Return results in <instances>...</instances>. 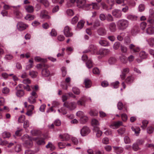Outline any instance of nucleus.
Here are the masks:
<instances>
[{
    "mask_svg": "<svg viewBox=\"0 0 154 154\" xmlns=\"http://www.w3.org/2000/svg\"><path fill=\"white\" fill-rule=\"evenodd\" d=\"M37 138L36 137H32L27 134L24 135L22 139L24 142V145L27 148L31 147L33 146L32 140L36 141Z\"/></svg>",
    "mask_w": 154,
    "mask_h": 154,
    "instance_id": "obj_1",
    "label": "nucleus"
},
{
    "mask_svg": "<svg viewBox=\"0 0 154 154\" xmlns=\"http://www.w3.org/2000/svg\"><path fill=\"white\" fill-rule=\"evenodd\" d=\"M131 129L136 134H139L140 130L139 127L134 128V127H132Z\"/></svg>",
    "mask_w": 154,
    "mask_h": 154,
    "instance_id": "obj_45",
    "label": "nucleus"
},
{
    "mask_svg": "<svg viewBox=\"0 0 154 154\" xmlns=\"http://www.w3.org/2000/svg\"><path fill=\"white\" fill-rule=\"evenodd\" d=\"M30 95L28 98V101L31 104H34L36 102L38 95L35 91H33L30 93Z\"/></svg>",
    "mask_w": 154,
    "mask_h": 154,
    "instance_id": "obj_4",
    "label": "nucleus"
},
{
    "mask_svg": "<svg viewBox=\"0 0 154 154\" xmlns=\"http://www.w3.org/2000/svg\"><path fill=\"white\" fill-rule=\"evenodd\" d=\"M60 138L62 139L63 141H67L69 140L70 137L68 134H64L63 135H60Z\"/></svg>",
    "mask_w": 154,
    "mask_h": 154,
    "instance_id": "obj_17",
    "label": "nucleus"
},
{
    "mask_svg": "<svg viewBox=\"0 0 154 154\" xmlns=\"http://www.w3.org/2000/svg\"><path fill=\"white\" fill-rule=\"evenodd\" d=\"M120 43L119 42H116L113 45V47L114 49H118L120 46Z\"/></svg>",
    "mask_w": 154,
    "mask_h": 154,
    "instance_id": "obj_51",
    "label": "nucleus"
},
{
    "mask_svg": "<svg viewBox=\"0 0 154 154\" xmlns=\"http://www.w3.org/2000/svg\"><path fill=\"white\" fill-rule=\"evenodd\" d=\"M84 84L86 88H90L91 85V81L88 79H85L84 81Z\"/></svg>",
    "mask_w": 154,
    "mask_h": 154,
    "instance_id": "obj_26",
    "label": "nucleus"
},
{
    "mask_svg": "<svg viewBox=\"0 0 154 154\" xmlns=\"http://www.w3.org/2000/svg\"><path fill=\"white\" fill-rule=\"evenodd\" d=\"M91 124L94 127V129L96 128H99L98 126L100 124L99 121L94 119H92Z\"/></svg>",
    "mask_w": 154,
    "mask_h": 154,
    "instance_id": "obj_16",
    "label": "nucleus"
},
{
    "mask_svg": "<svg viewBox=\"0 0 154 154\" xmlns=\"http://www.w3.org/2000/svg\"><path fill=\"white\" fill-rule=\"evenodd\" d=\"M91 5L90 6L92 5V8L96 10H98L100 8V5L97 3H92Z\"/></svg>",
    "mask_w": 154,
    "mask_h": 154,
    "instance_id": "obj_31",
    "label": "nucleus"
},
{
    "mask_svg": "<svg viewBox=\"0 0 154 154\" xmlns=\"http://www.w3.org/2000/svg\"><path fill=\"white\" fill-rule=\"evenodd\" d=\"M29 75L32 78H35L37 76L38 73L36 72L32 71L29 72Z\"/></svg>",
    "mask_w": 154,
    "mask_h": 154,
    "instance_id": "obj_39",
    "label": "nucleus"
},
{
    "mask_svg": "<svg viewBox=\"0 0 154 154\" xmlns=\"http://www.w3.org/2000/svg\"><path fill=\"white\" fill-rule=\"evenodd\" d=\"M94 131L96 133V136L98 137H100L102 134V132L99 130V128H96L94 129Z\"/></svg>",
    "mask_w": 154,
    "mask_h": 154,
    "instance_id": "obj_25",
    "label": "nucleus"
},
{
    "mask_svg": "<svg viewBox=\"0 0 154 154\" xmlns=\"http://www.w3.org/2000/svg\"><path fill=\"white\" fill-rule=\"evenodd\" d=\"M148 121L146 120H144L142 122L143 125L141 126V128L143 129H145L148 123Z\"/></svg>",
    "mask_w": 154,
    "mask_h": 154,
    "instance_id": "obj_49",
    "label": "nucleus"
},
{
    "mask_svg": "<svg viewBox=\"0 0 154 154\" xmlns=\"http://www.w3.org/2000/svg\"><path fill=\"white\" fill-rule=\"evenodd\" d=\"M86 101V99L85 96L82 97L77 102V104L78 105L84 106L85 103Z\"/></svg>",
    "mask_w": 154,
    "mask_h": 154,
    "instance_id": "obj_13",
    "label": "nucleus"
},
{
    "mask_svg": "<svg viewBox=\"0 0 154 154\" xmlns=\"http://www.w3.org/2000/svg\"><path fill=\"white\" fill-rule=\"evenodd\" d=\"M90 132V130L87 126H84L81 129L80 133L82 136H85L88 134Z\"/></svg>",
    "mask_w": 154,
    "mask_h": 154,
    "instance_id": "obj_9",
    "label": "nucleus"
},
{
    "mask_svg": "<svg viewBox=\"0 0 154 154\" xmlns=\"http://www.w3.org/2000/svg\"><path fill=\"white\" fill-rule=\"evenodd\" d=\"M129 48L131 52L133 53H137L140 51V48L136 46L133 44H131L129 46Z\"/></svg>",
    "mask_w": 154,
    "mask_h": 154,
    "instance_id": "obj_8",
    "label": "nucleus"
},
{
    "mask_svg": "<svg viewBox=\"0 0 154 154\" xmlns=\"http://www.w3.org/2000/svg\"><path fill=\"white\" fill-rule=\"evenodd\" d=\"M154 129V128L152 126L148 127L147 129V132L149 134H151L153 132Z\"/></svg>",
    "mask_w": 154,
    "mask_h": 154,
    "instance_id": "obj_57",
    "label": "nucleus"
},
{
    "mask_svg": "<svg viewBox=\"0 0 154 154\" xmlns=\"http://www.w3.org/2000/svg\"><path fill=\"white\" fill-rule=\"evenodd\" d=\"M110 50L108 49H102L99 50L98 54L102 55H106L110 52Z\"/></svg>",
    "mask_w": 154,
    "mask_h": 154,
    "instance_id": "obj_14",
    "label": "nucleus"
},
{
    "mask_svg": "<svg viewBox=\"0 0 154 154\" xmlns=\"http://www.w3.org/2000/svg\"><path fill=\"white\" fill-rule=\"evenodd\" d=\"M86 0H77V6L79 8H85L88 9V8L91 5L86 4Z\"/></svg>",
    "mask_w": 154,
    "mask_h": 154,
    "instance_id": "obj_3",
    "label": "nucleus"
},
{
    "mask_svg": "<svg viewBox=\"0 0 154 154\" xmlns=\"http://www.w3.org/2000/svg\"><path fill=\"white\" fill-rule=\"evenodd\" d=\"M139 57L141 59H144L147 57V54L144 51H141L139 54Z\"/></svg>",
    "mask_w": 154,
    "mask_h": 154,
    "instance_id": "obj_36",
    "label": "nucleus"
},
{
    "mask_svg": "<svg viewBox=\"0 0 154 154\" xmlns=\"http://www.w3.org/2000/svg\"><path fill=\"white\" fill-rule=\"evenodd\" d=\"M97 33L99 35H104L106 34V32L104 28L100 27L97 30Z\"/></svg>",
    "mask_w": 154,
    "mask_h": 154,
    "instance_id": "obj_15",
    "label": "nucleus"
},
{
    "mask_svg": "<svg viewBox=\"0 0 154 154\" xmlns=\"http://www.w3.org/2000/svg\"><path fill=\"white\" fill-rule=\"evenodd\" d=\"M85 23V22L83 20H80L78 23L77 25V28L79 29H82L84 26Z\"/></svg>",
    "mask_w": 154,
    "mask_h": 154,
    "instance_id": "obj_33",
    "label": "nucleus"
},
{
    "mask_svg": "<svg viewBox=\"0 0 154 154\" xmlns=\"http://www.w3.org/2000/svg\"><path fill=\"white\" fill-rule=\"evenodd\" d=\"M112 14L114 16L117 18L120 17L122 15L121 11L117 9L112 11Z\"/></svg>",
    "mask_w": 154,
    "mask_h": 154,
    "instance_id": "obj_12",
    "label": "nucleus"
},
{
    "mask_svg": "<svg viewBox=\"0 0 154 154\" xmlns=\"http://www.w3.org/2000/svg\"><path fill=\"white\" fill-rule=\"evenodd\" d=\"M46 147L47 149H49L51 151L54 150L55 149V146L51 142H49L48 144L46 145Z\"/></svg>",
    "mask_w": 154,
    "mask_h": 154,
    "instance_id": "obj_30",
    "label": "nucleus"
},
{
    "mask_svg": "<svg viewBox=\"0 0 154 154\" xmlns=\"http://www.w3.org/2000/svg\"><path fill=\"white\" fill-rule=\"evenodd\" d=\"M113 147L115 152L117 154H120L123 151V149L121 147L117 146H113Z\"/></svg>",
    "mask_w": 154,
    "mask_h": 154,
    "instance_id": "obj_28",
    "label": "nucleus"
},
{
    "mask_svg": "<svg viewBox=\"0 0 154 154\" xmlns=\"http://www.w3.org/2000/svg\"><path fill=\"white\" fill-rule=\"evenodd\" d=\"M79 18L77 16L74 17L72 20L71 23L73 24H75L78 21Z\"/></svg>",
    "mask_w": 154,
    "mask_h": 154,
    "instance_id": "obj_52",
    "label": "nucleus"
},
{
    "mask_svg": "<svg viewBox=\"0 0 154 154\" xmlns=\"http://www.w3.org/2000/svg\"><path fill=\"white\" fill-rule=\"evenodd\" d=\"M41 19L48 20L51 18V17L48 12L45 10H43L41 11L40 14Z\"/></svg>",
    "mask_w": 154,
    "mask_h": 154,
    "instance_id": "obj_6",
    "label": "nucleus"
},
{
    "mask_svg": "<svg viewBox=\"0 0 154 154\" xmlns=\"http://www.w3.org/2000/svg\"><path fill=\"white\" fill-rule=\"evenodd\" d=\"M129 24L128 21L125 19H121L119 20L117 23L119 29L122 30L126 29L128 27Z\"/></svg>",
    "mask_w": 154,
    "mask_h": 154,
    "instance_id": "obj_2",
    "label": "nucleus"
},
{
    "mask_svg": "<svg viewBox=\"0 0 154 154\" xmlns=\"http://www.w3.org/2000/svg\"><path fill=\"white\" fill-rule=\"evenodd\" d=\"M120 59L121 61L123 63H126L127 62V57L123 55H122L120 57Z\"/></svg>",
    "mask_w": 154,
    "mask_h": 154,
    "instance_id": "obj_48",
    "label": "nucleus"
},
{
    "mask_svg": "<svg viewBox=\"0 0 154 154\" xmlns=\"http://www.w3.org/2000/svg\"><path fill=\"white\" fill-rule=\"evenodd\" d=\"M127 18L129 20L135 21L137 20V17L134 15L129 14L127 16Z\"/></svg>",
    "mask_w": 154,
    "mask_h": 154,
    "instance_id": "obj_29",
    "label": "nucleus"
},
{
    "mask_svg": "<svg viewBox=\"0 0 154 154\" xmlns=\"http://www.w3.org/2000/svg\"><path fill=\"white\" fill-rule=\"evenodd\" d=\"M25 120V116L23 115L20 116L18 119V122L19 123L23 122Z\"/></svg>",
    "mask_w": 154,
    "mask_h": 154,
    "instance_id": "obj_53",
    "label": "nucleus"
},
{
    "mask_svg": "<svg viewBox=\"0 0 154 154\" xmlns=\"http://www.w3.org/2000/svg\"><path fill=\"white\" fill-rule=\"evenodd\" d=\"M71 140L72 142L75 145H77L79 143L78 139L75 137H72L71 138Z\"/></svg>",
    "mask_w": 154,
    "mask_h": 154,
    "instance_id": "obj_55",
    "label": "nucleus"
},
{
    "mask_svg": "<svg viewBox=\"0 0 154 154\" xmlns=\"http://www.w3.org/2000/svg\"><path fill=\"white\" fill-rule=\"evenodd\" d=\"M125 143L126 144L129 143L131 142L130 138L128 136H125L124 138Z\"/></svg>",
    "mask_w": 154,
    "mask_h": 154,
    "instance_id": "obj_60",
    "label": "nucleus"
},
{
    "mask_svg": "<svg viewBox=\"0 0 154 154\" xmlns=\"http://www.w3.org/2000/svg\"><path fill=\"white\" fill-rule=\"evenodd\" d=\"M29 64L26 66V69H29L33 67V61L32 60H30L29 61Z\"/></svg>",
    "mask_w": 154,
    "mask_h": 154,
    "instance_id": "obj_40",
    "label": "nucleus"
},
{
    "mask_svg": "<svg viewBox=\"0 0 154 154\" xmlns=\"http://www.w3.org/2000/svg\"><path fill=\"white\" fill-rule=\"evenodd\" d=\"M66 12L67 15L69 16H73L74 14L73 11L71 9L67 10Z\"/></svg>",
    "mask_w": 154,
    "mask_h": 154,
    "instance_id": "obj_56",
    "label": "nucleus"
},
{
    "mask_svg": "<svg viewBox=\"0 0 154 154\" xmlns=\"http://www.w3.org/2000/svg\"><path fill=\"white\" fill-rule=\"evenodd\" d=\"M149 45L151 47H153L154 45V38H151L146 40Z\"/></svg>",
    "mask_w": 154,
    "mask_h": 154,
    "instance_id": "obj_23",
    "label": "nucleus"
},
{
    "mask_svg": "<svg viewBox=\"0 0 154 154\" xmlns=\"http://www.w3.org/2000/svg\"><path fill=\"white\" fill-rule=\"evenodd\" d=\"M42 74L43 76L47 77L50 75L49 70L46 68L43 69L42 71Z\"/></svg>",
    "mask_w": 154,
    "mask_h": 154,
    "instance_id": "obj_19",
    "label": "nucleus"
},
{
    "mask_svg": "<svg viewBox=\"0 0 154 154\" xmlns=\"http://www.w3.org/2000/svg\"><path fill=\"white\" fill-rule=\"evenodd\" d=\"M147 23L144 22H142L140 24V27L142 30H144L146 26Z\"/></svg>",
    "mask_w": 154,
    "mask_h": 154,
    "instance_id": "obj_62",
    "label": "nucleus"
},
{
    "mask_svg": "<svg viewBox=\"0 0 154 154\" xmlns=\"http://www.w3.org/2000/svg\"><path fill=\"white\" fill-rule=\"evenodd\" d=\"M73 92L76 94H79L80 93V91L79 88L76 87H73L72 88Z\"/></svg>",
    "mask_w": 154,
    "mask_h": 154,
    "instance_id": "obj_46",
    "label": "nucleus"
},
{
    "mask_svg": "<svg viewBox=\"0 0 154 154\" xmlns=\"http://www.w3.org/2000/svg\"><path fill=\"white\" fill-rule=\"evenodd\" d=\"M109 28L111 32H115L116 29V24L114 23H110L109 26Z\"/></svg>",
    "mask_w": 154,
    "mask_h": 154,
    "instance_id": "obj_22",
    "label": "nucleus"
},
{
    "mask_svg": "<svg viewBox=\"0 0 154 154\" xmlns=\"http://www.w3.org/2000/svg\"><path fill=\"white\" fill-rule=\"evenodd\" d=\"M63 106L66 107L70 110H73L76 108L77 104L74 102H69L66 101L63 104Z\"/></svg>",
    "mask_w": 154,
    "mask_h": 154,
    "instance_id": "obj_5",
    "label": "nucleus"
},
{
    "mask_svg": "<svg viewBox=\"0 0 154 154\" xmlns=\"http://www.w3.org/2000/svg\"><path fill=\"white\" fill-rule=\"evenodd\" d=\"M121 49L122 52L126 53L127 51V48L124 45H121Z\"/></svg>",
    "mask_w": 154,
    "mask_h": 154,
    "instance_id": "obj_59",
    "label": "nucleus"
},
{
    "mask_svg": "<svg viewBox=\"0 0 154 154\" xmlns=\"http://www.w3.org/2000/svg\"><path fill=\"white\" fill-rule=\"evenodd\" d=\"M2 136L4 138H6L10 137L11 135L9 132L5 131L2 133Z\"/></svg>",
    "mask_w": 154,
    "mask_h": 154,
    "instance_id": "obj_41",
    "label": "nucleus"
},
{
    "mask_svg": "<svg viewBox=\"0 0 154 154\" xmlns=\"http://www.w3.org/2000/svg\"><path fill=\"white\" fill-rule=\"evenodd\" d=\"M86 66L89 69L92 68L93 65V64L91 60L88 59L86 63Z\"/></svg>",
    "mask_w": 154,
    "mask_h": 154,
    "instance_id": "obj_32",
    "label": "nucleus"
},
{
    "mask_svg": "<svg viewBox=\"0 0 154 154\" xmlns=\"http://www.w3.org/2000/svg\"><path fill=\"white\" fill-rule=\"evenodd\" d=\"M116 60L115 58L114 57H111L108 60L109 63L110 64H112L115 63L116 62Z\"/></svg>",
    "mask_w": 154,
    "mask_h": 154,
    "instance_id": "obj_44",
    "label": "nucleus"
},
{
    "mask_svg": "<svg viewBox=\"0 0 154 154\" xmlns=\"http://www.w3.org/2000/svg\"><path fill=\"white\" fill-rule=\"evenodd\" d=\"M89 48L90 49V50H85L84 52L85 53H87L89 51H94L96 49V46H94L93 45H90L89 46Z\"/></svg>",
    "mask_w": 154,
    "mask_h": 154,
    "instance_id": "obj_43",
    "label": "nucleus"
},
{
    "mask_svg": "<svg viewBox=\"0 0 154 154\" xmlns=\"http://www.w3.org/2000/svg\"><path fill=\"white\" fill-rule=\"evenodd\" d=\"M90 114L92 116H96L97 115L98 112L96 111L91 110Z\"/></svg>",
    "mask_w": 154,
    "mask_h": 154,
    "instance_id": "obj_64",
    "label": "nucleus"
},
{
    "mask_svg": "<svg viewBox=\"0 0 154 154\" xmlns=\"http://www.w3.org/2000/svg\"><path fill=\"white\" fill-rule=\"evenodd\" d=\"M154 27L151 26L149 27L146 30L147 33L149 35H152L154 33Z\"/></svg>",
    "mask_w": 154,
    "mask_h": 154,
    "instance_id": "obj_20",
    "label": "nucleus"
},
{
    "mask_svg": "<svg viewBox=\"0 0 154 154\" xmlns=\"http://www.w3.org/2000/svg\"><path fill=\"white\" fill-rule=\"evenodd\" d=\"M2 91L3 94H7L9 92V89L7 87H5L2 89Z\"/></svg>",
    "mask_w": 154,
    "mask_h": 154,
    "instance_id": "obj_61",
    "label": "nucleus"
},
{
    "mask_svg": "<svg viewBox=\"0 0 154 154\" xmlns=\"http://www.w3.org/2000/svg\"><path fill=\"white\" fill-rule=\"evenodd\" d=\"M122 123L120 121H118L112 123L110 126V127L113 129H116L118 128L119 126L122 125Z\"/></svg>",
    "mask_w": 154,
    "mask_h": 154,
    "instance_id": "obj_11",
    "label": "nucleus"
},
{
    "mask_svg": "<svg viewBox=\"0 0 154 154\" xmlns=\"http://www.w3.org/2000/svg\"><path fill=\"white\" fill-rule=\"evenodd\" d=\"M37 138V140L35 141L39 145H44L45 143V142L44 141V139L42 138Z\"/></svg>",
    "mask_w": 154,
    "mask_h": 154,
    "instance_id": "obj_24",
    "label": "nucleus"
},
{
    "mask_svg": "<svg viewBox=\"0 0 154 154\" xmlns=\"http://www.w3.org/2000/svg\"><path fill=\"white\" fill-rule=\"evenodd\" d=\"M132 148L135 151H137L139 149L138 145L136 143L133 144L132 146Z\"/></svg>",
    "mask_w": 154,
    "mask_h": 154,
    "instance_id": "obj_58",
    "label": "nucleus"
},
{
    "mask_svg": "<svg viewBox=\"0 0 154 154\" xmlns=\"http://www.w3.org/2000/svg\"><path fill=\"white\" fill-rule=\"evenodd\" d=\"M106 19L107 21L110 22L113 20V19L112 16L110 14H108L106 16Z\"/></svg>",
    "mask_w": 154,
    "mask_h": 154,
    "instance_id": "obj_50",
    "label": "nucleus"
},
{
    "mask_svg": "<svg viewBox=\"0 0 154 154\" xmlns=\"http://www.w3.org/2000/svg\"><path fill=\"white\" fill-rule=\"evenodd\" d=\"M14 14L17 18H20L22 17V14L18 10H15L14 12Z\"/></svg>",
    "mask_w": 154,
    "mask_h": 154,
    "instance_id": "obj_54",
    "label": "nucleus"
},
{
    "mask_svg": "<svg viewBox=\"0 0 154 154\" xmlns=\"http://www.w3.org/2000/svg\"><path fill=\"white\" fill-rule=\"evenodd\" d=\"M28 26L24 24L22 22H19L17 25V27L18 29L20 31H22L25 29Z\"/></svg>",
    "mask_w": 154,
    "mask_h": 154,
    "instance_id": "obj_10",
    "label": "nucleus"
},
{
    "mask_svg": "<svg viewBox=\"0 0 154 154\" xmlns=\"http://www.w3.org/2000/svg\"><path fill=\"white\" fill-rule=\"evenodd\" d=\"M36 1L42 4L45 7H47L49 5V3L47 0H36Z\"/></svg>",
    "mask_w": 154,
    "mask_h": 154,
    "instance_id": "obj_35",
    "label": "nucleus"
},
{
    "mask_svg": "<svg viewBox=\"0 0 154 154\" xmlns=\"http://www.w3.org/2000/svg\"><path fill=\"white\" fill-rule=\"evenodd\" d=\"M64 33L67 37L72 36L73 34L71 32V29L68 26H66L64 29Z\"/></svg>",
    "mask_w": 154,
    "mask_h": 154,
    "instance_id": "obj_7",
    "label": "nucleus"
},
{
    "mask_svg": "<svg viewBox=\"0 0 154 154\" xmlns=\"http://www.w3.org/2000/svg\"><path fill=\"white\" fill-rule=\"evenodd\" d=\"M88 119V118L86 116H83L80 118V122L81 123H85L87 121Z\"/></svg>",
    "mask_w": 154,
    "mask_h": 154,
    "instance_id": "obj_38",
    "label": "nucleus"
},
{
    "mask_svg": "<svg viewBox=\"0 0 154 154\" xmlns=\"http://www.w3.org/2000/svg\"><path fill=\"white\" fill-rule=\"evenodd\" d=\"M31 133L33 136H40L42 134L40 131L36 130H32L31 131Z\"/></svg>",
    "mask_w": 154,
    "mask_h": 154,
    "instance_id": "obj_21",
    "label": "nucleus"
},
{
    "mask_svg": "<svg viewBox=\"0 0 154 154\" xmlns=\"http://www.w3.org/2000/svg\"><path fill=\"white\" fill-rule=\"evenodd\" d=\"M25 8L27 12L28 13H32L34 11L33 7L32 6H26L25 7Z\"/></svg>",
    "mask_w": 154,
    "mask_h": 154,
    "instance_id": "obj_34",
    "label": "nucleus"
},
{
    "mask_svg": "<svg viewBox=\"0 0 154 154\" xmlns=\"http://www.w3.org/2000/svg\"><path fill=\"white\" fill-rule=\"evenodd\" d=\"M134 80L133 77L132 76H128L126 79V82L128 83H130L133 82Z\"/></svg>",
    "mask_w": 154,
    "mask_h": 154,
    "instance_id": "obj_42",
    "label": "nucleus"
},
{
    "mask_svg": "<svg viewBox=\"0 0 154 154\" xmlns=\"http://www.w3.org/2000/svg\"><path fill=\"white\" fill-rule=\"evenodd\" d=\"M35 18V16H34L30 14H27L25 17V19L29 20H33Z\"/></svg>",
    "mask_w": 154,
    "mask_h": 154,
    "instance_id": "obj_37",
    "label": "nucleus"
},
{
    "mask_svg": "<svg viewBox=\"0 0 154 154\" xmlns=\"http://www.w3.org/2000/svg\"><path fill=\"white\" fill-rule=\"evenodd\" d=\"M93 72L94 74H99L100 73V71L97 68L95 67L93 69Z\"/></svg>",
    "mask_w": 154,
    "mask_h": 154,
    "instance_id": "obj_63",
    "label": "nucleus"
},
{
    "mask_svg": "<svg viewBox=\"0 0 154 154\" xmlns=\"http://www.w3.org/2000/svg\"><path fill=\"white\" fill-rule=\"evenodd\" d=\"M99 43L100 45L103 46H107L109 45V43L107 41L103 40H100L99 41Z\"/></svg>",
    "mask_w": 154,
    "mask_h": 154,
    "instance_id": "obj_27",
    "label": "nucleus"
},
{
    "mask_svg": "<svg viewBox=\"0 0 154 154\" xmlns=\"http://www.w3.org/2000/svg\"><path fill=\"white\" fill-rule=\"evenodd\" d=\"M35 60L37 62H45L46 60L43 59L39 57H35Z\"/></svg>",
    "mask_w": 154,
    "mask_h": 154,
    "instance_id": "obj_47",
    "label": "nucleus"
},
{
    "mask_svg": "<svg viewBox=\"0 0 154 154\" xmlns=\"http://www.w3.org/2000/svg\"><path fill=\"white\" fill-rule=\"evenodd\" d=\"M16 95L17 97H23L25 94L24 91L23 90H16Z\"/></svg>",
    "mask_w": 154,
    "mask_h": 154,
    "instance_id": "obj_18",
    "label": "nucleus"
}]
</instances>
